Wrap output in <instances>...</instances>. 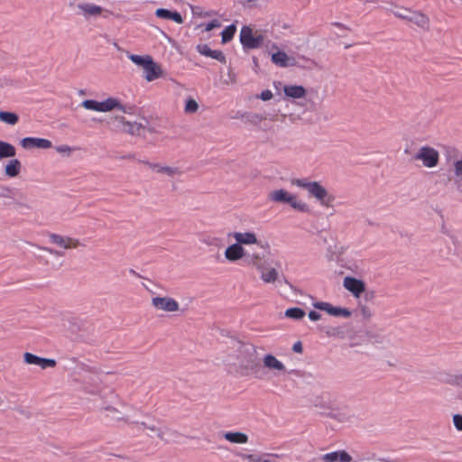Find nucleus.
Masks as SVG:
<instances>
[{"instance_id":"6","label":"nucleus","mask_w":462,"mask_h":462,"mask_svg":"<svg viewBox=\"0 0 462 462\" xmlns=\"http://www.w3.org/2000/svg\"><path fill=\"white\" fill-rule=\"evenodd\" d=\"M264 370L274 377L284 374L287 371L286 365L273 354H265L262 358L261 371Z\"/></svg>"},{"instance_id":"57","label":"nucleus","mask_w":462,"mask_h":462,"mask_svg":"<svg viewBox=\"0 0 462 462\" xmlns=\"http://www.w3.org/2000/svg\"><path fill=\"white\" fill-rule=\"evenodd\" d=\"M456 384H457V385H459V386H462V375L457 376V377L456 378Z\"/></svg>"},{"instance_id":"15","label":"nucleus","mask_w":462,"mask_h":462,"mask_svg":"<svg viewBox=\"0 0 462 462\" xmlns=\"http://www.w3.org/2000/svg\"><path fill=\"white\" fill-rule=\"evenodd\" d=\"M245 248L239 245L237 243L229 245L224 251L225 259L229 263H236L238 261H245Z\"/></svg>"},{"instance_id":"20","label":"nucleus","mask_w":462,"mask_h":462,"mask_svg":"<svg viewBox=\"0 0 462 462\" xmlns=\"http://www.w3.org/2000/svg\"><path fill=\"white\" fill-rule=\"evenodd\" d=\"M101 410L107 420L115 421L125 420V413L116 405L104 404Z\"/></svg>"},{"instance_id":"14","label":"nucleus","mask_w":462,"mask_h":462,"mask_svg":"<svg viewBox=\"0 0 462 462\" xmlns=\"http://www.w3.org/2000/svg\"><path fill=\"white\" fill-rule=\"evenodd\" d=\"M244 262L248 266L254 268L256 271L265 268V264L267 263L264 254L257 251H249L246 249Z\"/></svg>"},{"instance_id":"16","label":"nucleus","mask_w":462,"mask_h":462,"mask_svg":"<svg viewBox=\"0 0 462 462\" xmlns=\"http://www.w3.org/2000/svg\"><path fill=\"white\" fill-rule=\"evenodd\" d=\"M343 286L356 298H359L360 295L365 291V282L351 276H346L344 278Z\"/></svg>"},{"instance_id":"10","label":"nucleus","mask_w":462,"mask_h":462,"mask_svg":"<svg viewBox=\"0 0 462 462\" xmlns=\"http://www.w3.org/2000/svg\"><path fill=\"white\" fill-rule=\"evenodd\" d=\"M78 9L85 19H90L92 17L103 16L107 18L111 12L105 10L103 7L97 5L92 3H82L78 5Z\"/></svg>"},{"instance_id":"40","label":"nucleus","mask_w":462,"mask_h":462,"mask_svg":"<svg viewBox=\"0 0 462 462\" xmlns=\"http://www.w3.org/2000/svg\"><path fill=\"white\" fill-rule=\"evenodd\" d=\"M36 137H24L21 140L20 144L25 150L35 148Z\"/></svg>"},{"instance_id":"39","label":"nucleus","mask_w":462,"mask_h":462,"mask_svg":"<svg viewBox=\"0 0 462 462\" xmlns=\"http://www.w3.org/2000/svg\"><path fill=\"white\" fill-rule=\"evenodd\" d=\"M199 103L192 97L186 100L184 112L185 114L191 115L195 114L199 110Z\"/></svg>"},{"instance_id":"17","label":"nucleus","mask_w":462,"mask_h":462,"mask_svg":"<svg viewBox=\"0 0 462 462\" xmlns=\"http://www.w3.org/2000/svg\"><path fill=\"white\" fill-rule=\"evenodd\" d=\"M230 236H232L236 243H237L242 247H245V245H258L260 244L256 234L254 232H234L230 234Z\"/></svg>"},{"instance_id":"4","label":"nucleus","mask_w":462,"mask_h":462,"mask_svg":"<svg viewBox=\"0 0 462 462\" xmlns=\"http://www.w3.org/2000/svg\"><path fill=\"white\" fill-rule=\"evenodd\" d=\"M268 198L273 202L287 203L293 209L298 210L300 212H306L308 210V206L305 202L298 200L295 195L290 193L289 191L283 189L271 191L268 194Z\"/></svg>"},{"instance_id":"59","label":"nucleus","mask_w":462,"mask_h":462,"mask_svg":"<svg viewBox=\"0 0 462 462\" xmlns=\"http://www.w3.org/2000/svg\"><path fill=\"white\" fill-rule=\"evenodd\" d=\"M457 189H458L459 193L462 194V185H461V182L457 183Z\"/></svg>"},{"instance_id":"42","label":"nucleus","mask_w":462,"mask_h":462,"mask_svg":"<svg viewBox=\"0 0 462 462\" xmlns=\"http://www.w3.org/2000/svg\"><path fill=\"white\" fill-rule=\"evenodd\" d=\"M13 410L15 411V413L17 415H19L23 418L30 419L32 416L30 411L22 405H17V406L14 407Z\"/></svg>"},{"instance_id":"8","label":"nucleus","mask_w":462,"mask_h":462,"mask_svg":"<svg viewBox=\"0 0 462 462\" xmlns=\"http://www.w3.org/2000/svg\"><path fill=\"white\" fill-rule=\"evenodd\" d=\"M239 37L242 45L246 49H257L262 46L264 40L261 33L254 32L249 26L242 27Z\"/></svg>"},{"instance_id":"19","label":"nucleus","mask_w":462,"mask_h":462,"mask_svg":"<svg viewBox=\"0 0 462 462\" xmlns=\"http://www.w3.org/2000/svg\"><path fill=\"white\" fill-rule=\"evenodd\" d=\"M331 416L342 423H352L356 421V415L355 411L348 406L334 410Z\"/></svg>"},{"instance_id":"61","label":"nucleus","mask_w":462,"mask_h":462,"mask_svg":"<svg viewBox=\"0 0 462 462\" xmlns=\"http://www.w3.org/2000/svg\"><path fill=\"white\" fill-rule=\"evenodd\" d=\"M205 244L207 245H211V243L208 242V241H205Z\"/></svg>"},{"instance_id":"46","label":"nucleus","mask_w":462,"mask_h":462,"mask_svg":"<svg viewBox=\"0 0 462 462\" xmlns=\"http://www.w3.org/2000/svg\"><path fill=\"white\" fill-rule=\"evenodd\" d=\"M273 97L271 90L266 89L261 92V94L258 96V98L262 99L263 101H268L272 99Z\"/></svg>"},{"instance_id":"33","label":"nucleus","mask_w":462,"mask_h":462,"mask_svg":"<svg viewBox=\"0 0 462 462\" xmlns=\"http://www.w3.org/2000/svg\"><path fill=\"white\" fill-rule=\"evenodd\" d=\"M242 118L254 125H257L266 119L264 116L257 113H245L242 116Z\"/></svg>"},{"instance_id":"28","label":"nucleus","mask_w":462,"mask_h":462,"mask_svg":"<svg viewBox=\"0 0 462 462\" xmlns=\"http://www.w3.org/2000/svg\"><path fill=\"white\" fill-rule=\"evenodd\" d=\"M22 170V163L18 159H12L7 162L5 167V174L9 178L17 177Z\"/></svg>"},{"instance_id":"7","label":"nucleus","mask_w":462,"mask_h":462,"mask_svg":"<svg viewBox=\"0 0 462 462\" xmlns=\"http://www.w3.org/2000/svg\"><path fill=\"white\" fill-rule=\"evenodd\" d=\"M151 305L158 312L174 313L180 310V303L169 296H153L151 299Z\"/></svg>"},{"instance_id":"52","label":"nucleus","mask_w":462,"mask_h":462,"mask_svg":"<svg viewBox=\"0 0 462 462\" xmlns=\"http://www.w3.org/2000/svg\"><path fill=\"white\" fill-rule=\"evenodd\" d=\"M292 351L297 354H301L303 352V346L300 341H297L293 344Z\"/></svg>"},{"instance_id":"24","label":"nucleus","mask_w":462,"mask_h":462,"mask_svg":"<svg viewBox=\"0 0 462 462\" xmlns=\"http://www.w3.org/2000/svg\"><path fill=\"white\" fill-rule=\"evenodd\" d=\"M323 462H351L352 457L345 450L327 453L321 457Z\"/></svg>"},{"instance_id":"49","label":"nucleus","mask_w":462,"mask_h":462,"mask_svg":"<svg viewBox=\"0 0 462 462\" xmlns=\"http://www.w3.org/2000/svg\"><path fill=\"white\" fill-rule=\"evenodd\" d=\"M38 248L40 250L43 251V252L49 253L51 254H54L56 256H61L62 255V253L60 251L53 250V249L49 248V247L38 246Z\"/></svg>"},{"instance_id":"3","label":"nucleus","mask_w":462,"mask_h":462,"mask_svg":"<svg viewBox=\"0 0 462 462\" xmlns=\"http://www.w3.org/2000/svg\"><path fill=\"white\" fill-rule=\"evenodd\" d=\"M292 184L305 189L310 198L314 199L321 207L334 209L336 196L330 193L319 181H310L306 179H295Z\"/></svg>"},{"instance_id":"11","label":"nucleus","mask_w":462,"mask_h":462,"mask_svg":"<svg viewBox=\"0 0 462 462\" xmlns=\"http://www.w3.org/2000/svg\"><path fill=\"white\" fill-rule=\"evenodd\" d=\"M147 165L152 172L166 176L170 179L179 178L183 174V171L177 166L151 162H148Z\"/></svg>"},{"instance_id":"25","label":"nucleus","mask_w":462,"mask_h":462,"mask_svg":"<svg viewBox=\"0 0 462 462\" xmlns=\"http://www.w3.org/2000/svg\"><path fill=\"white\" fill-rule=\"evenodd\" d=\"M262 281L265 283H274L279 278L278 271L273 267H269L265 264V268L258 270Z\"/></svg>"},{"instance_id":"13","label":"nucleus","mask_w":462,"mask_h":462,"mask_svg":"<svg viewBox=\"0 0 462 462\" xmlns=\"http://www.w3.org/2000/svg\"><path fill=\"white\" fill-rule=\"evenodd\" d=\"M313 307L317 310L326 311L328 314L333 317H343L347 319L351 316V311L348 309L335 307L326 301L314 302Z\"/></svg>"},{"instance_id":"37","label":"nucleus","mask_w":462,"mask_h":462,"mask_svg":"<svg viewBox=\"0 0 462 462\" xmlns=\"http://www.w3.org/2000/svg\"><path fill=\"white\" fill-rule=\"evenodd\" d=\"M236 31V27L235 24H231L227 26L221 33L222 36V43H226L230 42Z\"/></svg>"},{"instance_id":"50","label":"nucleus","mask_w":462,"mask_h":462,"mask_svg":"<svg viewBox=\"0 0 462 462\" xmlns=\"http://www.w3.org/2000/svg\"><path fill=\"white\" fill-rule=\"evenodd\" d=\"M157 32H158L159 36L163 41L167 42L168 43H172L173 42V40L168 34H166L162 30L158 28Z\"/></svg>"},{"instance_id":"54","label":"nucleus","mask_w":462,"mask_h":462,"mask_svg":"<svg viewBox=\"0 0 462 462\" xmlns=\"http://www.w3.org/2000/svg\"><path fill=\"white\" fill-rule=\"evenodd\" d=\"M347 247L342 245H336V253L337 254H343L346 251Z\"/></svg>"},{"instance_id":"5","label":"nucleus","mask_w":462,"mask_h":462,"mask_svg":"<svg viewBox=\"0 0 462 462\" xmlns=\"http://www.w3.org/2000/svg\"><path fill=\"white\" fill-rule=\"evenodd\" d=\"M414 160L420 162L426 168H435L439 163V152L434 147L423 145L418 149Z\"/></svg>"},{"instance_id":"34","label":"nucleus","mask_w":462,"mask_h":462,"mask_svg":"<svg viewBox=\"0 0 462 462\" xmlns=\"http://www.w3.org/2000/svg\"><path fill=\"white\" fill-rule=\"evenodd\" d=\"M268 0H244L242 5L245 9H261L267 5Z\"/></svg>"},{"instance_id":"48","label":"nucleus","mask_w":462,"mask_h":462,"mask_svg":"<svg viewBox=\"0 0 462 462\" xmlns=\"http://www.w3.org/2000/svg\"><path fill=\"white\" fill-rule=\"evenodd\" d=\"M141 425L143 427V429H147L150 431V435L152 437L153 434H156L158 437H161V434L159 430L155 428V426H147L146 423L142 422Z\"/></svg>"},{"instance_id":"36","label":"nucleus","mask_w":462,"mask_h":462,"mask_svg":"<svg viewBox=\"0 0 462 462\" xmlns=\"http://www.w3.org/2000/svg\"><path fill=\"white\" fill-rule=\"evenodd\" d=\"M452 172L456 178V183L462 181V159H456L452 162Z\"/></svg>"},{"instance_id":"45","label":"nucleus","mask_w":462,"mask_h":462,"mask_svg":"<svg viewBox=\"0 0 462 462\" xmlns=\"http://www.w3.org/2000/svg\"><path fill=\"white\" fill-rule=\"evenodd\" d=\"M243 458L248 462H263L261 457L254 454H244Z\"/></svg>"},{"instance_id":"27","label":"nucleus","mask_w":462,"mask_h":462,"mask_svg":"<svg viewBox=\"0 0 462 462\" xmlns=\"http://www.w3.org/2000/svg\"><path fill=\"white\" fill-rule=\"evenodd\" d=\"M284 95L291 98H302L306 96V89L302 86L288 85L283 87Z\"/></svg>"},{"instance_id":"32","label":"nucleus","mask_w":462,"mask_h":462,"mask_svg":"<svg viewBox=\"0 0 462 462\" xmlns=\"http://www.w3.org/2000/svg\"><path fill=\"white\" fill-rule=\"evenodd\" d=\"M128 59L135 65L142 67L143 69H144L152 60L150 55L141 56L136 54H129Z\"/></svg>"},{"instance_id":"29","label":"nucleus","mask_w":462,"mask_h":462,"mask_svg":"<svg viewBox=\"0 0 462 462\" xmlns=\"http://www.w3.org/2000/svg\"><path fill=\"white\" fill-rule=\"evenodd\" d=\"M224 438L227 441H229L231 443H235V444H245L248 442V436L245 433L240 432V431L226 432L224 434Z\"/></svg>"},{"instance_id":"30","label":"nucleus","mask_w":462,"mask_h":462,"mask_svg":"<svg viewBox=\"0 0 462 462\" xmlns=\"http://www.w3.org/2000/svg\"><path fill=\"white\" fill-rule=\"evenodd\" d=\"M16 154V150L14 145L9 143L0 140V159L12 158Z\"/></svg>"},{"instance_id":"44","label":"nucleus","mask_w":462,"mask_h":462,"mask_svg":"<svg viewBox=\"0 0 462 462\" xmlns=\"http://www.w3.org/2000/svg\"><path fill=\"white\" fill-rule=\"evenodd\" d=\"M453 424L457 430L462 431V415L461 414L453 415Z\"/></svg>"},{"instance_id":"55","label":"nucleus","mask_w":462,"mask_h":462,"mask_svg":"<svg viewBox=\"0 0 462 462\" xmlns=\"http://www.w3.org/2000/svg\"><path fill=\"white\" fill-rule=\"evenodd\" d=\"M196 9H198L197 7L196 8H192V12L195 15H199V16H201V17H207V16H210V13H202V12H198Z\"/></svg>"},{"instance_id":"53","label":"nucleus","mask_w":462,"mask_h":462,"mask_svg":"<svg viewBox=\"0 0 462 462\" xmlns=\"http://www.w3.org/2000/svg\"><path fill=\"white\" fill-rule=\"evenodd\" d=\"M308 316H309V319L312 321H318L321 319V315L315 310L310 311Z\"/></svg>"},{"instance_id":"18","label":"nucleus","mask_w":462,"mask_h":462,"mask_svg":"<svg viewBox=\"0 0 462 462\" xmlns=\"http://www.w3.org/2000/svg\"><path fill=\"white\" fill-rule=\"evenodd\" d=\"M23 361L27 365H38L42 369H46L48 367H54L56 365V361L54 359L40 357V356L33 355L32 353H29V352H25L23 354Z\"/></svg>"},{"instance_id":"47","label":"nucleus","mask_w":462,"mask_h":462,"mask_svg":"<svg viewBox=\"0 0 462 462\" xmlns=\"http://www.w3.org/2000/svg\"><path fill=\"white\" fill-rule=\"evenodd\" d=\"M221 26V23L219 21L217 20H213L211 21L210 23H207L206 26H205V31L206 32H209L215 28H218Z\"/></svg>"},{"instance_id":"56","label":"nucleus","mask_w":462,"mask_h":462,"mask_svg":"<svg viewBox=\"0 0 462 462\" xmlns=\"http://www.w3.org/2000/svg\"><path fill=\"white\" fill-rule=\"evenodd\" d=\"M332 25L336 26L337 28H340V29L347 30V31L351 30L348 26H346V25H344V24H342L340 23H333Z\"/></svg>"},{"instance_id":"35","label":"nucleus","mask_w":462,"mask_h":462,"mask_svg":"<svg viewBox=\"0 0 462 462\" xmlns=\"http://www.w3.org/2000/svg\"><path fill=\"white\" fill-rule=\"evenodd\" d=\"M285 316L295 320H300L305 317V311L297 307L290 308L285 310Z\"/></svg>"},{"instance_id":"23","label":"nucleus","mask_w":462,"mask_h":462,"mask_svg":"<svg viewBox=\"0 0 462 462\" xmlns=\"http://www.w3.org/2000/svg\"><path fill=\"white\" fill-rule=\"evenodd\" d=\"M408 21L423 30L430 29V18L423 13L411 11V13L409 14Z\"/></svg>"},{"instance_id":"31","label":"nucleus","mask_w":462,"mask_h":462,"mask_svg":"<svg viewBox=\"0 0 462 462\" xmlns=\"http://www.w3.org/2000/svg\"><path fill=\"white\" fill-rule=\"evenodd\" d=\"M19 121L17 114L9 111H0V122L7 125H15Z\"/></svg>"},{"instance_id":"38","label":"nucleus","mask_w":462,"mask_h":462,"mask_svg":"<svg viewBox=\"0 0 462 462\" xmlns=\"http://www.w3.org/2000/svg\"><path fill=\"white\" fill-rule=\"evenodd\" d=\"M55 151L65 157H70L71 154L77 151L76 147H71L68 144H60L54 147Z\"/></svg>"},{"instance_id":"12","label":"nucleus","mask_w":462,"mask_h":462,"mask_svg":"<svg viewBox=\"0 0 462 462\" xmlns=\"http://www.w3.org/2000/svg\"><path fill=\"white\" fill-rule=\"evenodd\" d=\"M271 60L274 65L280 68L295 67L298 64L295 57L287 54L280 49H277V51L271 52Z\"/></svg>"},{"instance_id":"1","label":"nucleus","mask_w":462,"mask_h":462,"mask_svg":"<svg viewBox=\"0 0 462 462\" xmlns=\"http://www.w3.org/2000/svg\"><path fill=\"white\" fill-rule=\"evenodd\" d=\"M80 106L86 110L95 112H114L109 118L111 124L117 131L130 134L141 135L145 130H149V123L146 118L141 116H134L130 107H126L116 97H107L103 101L86 99Z\"/></svg>"},{"instance_id":"26","label":"nucleus","mask_w":462,"mask_h":462,"mask_svg":"<svg viewBox=\"0 0 462 462\" xmlns=\"http://www.w3.org/2000/svg\"><path fill=\"white\" fill-rule=\"evenodd\" d=\"M155 15L159 18L172 20L178 24H181L183 23V18L180 13L172 12L168 9L158 8L155 11Z\"/></svg>"},{"instance_id":"9","label":"nucleus","mask_w":462,"mask_h":462,"mask_svg":"<svg viewBox=\"0 0 462 462\" xmlns=\"http://www.w3.org/2000/svg\"><path fill=\"white\" fill-rule=\"evenodd\" d=\"M48 237L51 244L64 250L77 249L84 246V244H82L79 239L70 236L51 233L48 235Z\"/></svg>"},{"instance_id":"21","label":"nucleus","mask_w":462,"mask_h":462,"mask_svg":"<svg viewBox=\"0 0 462 462\" xmlns=\"http://www.w3.org/2000/svg\"><path fill=\"white\" fill-rule=\"evenodd\" d=\"M144 70V79L148 81H153L163 76V70L159 64H157L153 59L146 66Z\"/></svg>"},{"instance_id":"51","label":"nucleus","mask_w":462,"mask_h":462,"mask_svg":"<svg viewBox=\"0 0 462 462\" xmlns=\"http://www.w3.org/2000/svg\"><path fill=\"white\" fill-rule=\"evenodd\" d=\"M360 312L362 317L365 319H368L372 317V311L367 307H362Z\"/></svg>"},{"instance_id":"60","label":"nucleus","mask_w":462,"mask_h":462,"mask_svg":"<svg viewBox=\"0 0 462 462\" xmlns=\"http://www.w3.org/2000/svg\"><path fill=\"white\" fill-rule=\"evenodd\" d=\"M115 48L118 49L119 50V47L116 43L114 44Z\"/></svg>"},{"instance_id":"2","label":"nucleus","mask_w":462,"mask_h":462,"mask_svg":"<svg viewBox=\"0 0 462 462\" xmlns=\"http://www.w3.org/2000/svg\"><path fill=\"white\" fill-rule=\"evenodd\" d=\"M257 349L251 342L232 340L224 352L223 364L230 373L242 376L257 375L261 372Z\"/></svg>"},{"instance_id":"43","label":"nucleus","mask_w":462,"mask_h":462,"mask_svg":"<svg viewBox=\"0 0 462 462\" xmlns=\"http://www.w3.org/2000/svg\"><path fill=\"white\" fill-rule=\"evenodd\" d=\"M411 13V10L404 8V7H399L397 10L393 11V14L396 17L404 19L408 21L409 14Z\"/></svg>"},{"instance_id":"22","label":"nucleus","mask_w":462,"mask_h":462,"mask_svg":"<svg viewBox=\"0 0 462 462\" xmlns=\"http://www.w3.org/2000/svg\"><path fill=\"white\" fill-rule=\"evenodd\" d=\"M197 51L201 55L215 59L221 63L225 64L226 62V56L224 55V53L221 51L211 50L208 44L197 45Z\"/></svg>"},{"instance_id":"58","label":"nucleus","mask_w":462,"mask_h":462,"mask_svg":"<svg viewBox=\"0 0 462 462\" xmlns=\"http://www.w3.org/2000/svg\"><path fill=\"white\" fill-rule=\"evenodd\" d=\"M277 49H279L277 44L276 43H273L272 46H271V51L269 52L271 53L272 51H277Z\"/></svg>"},{"instance_id":"41","label":"nucleus","mask_w":462,"mask_h":462,"mask_svg":"<svg viewBox=\"0 0 462 462\" xmlns=\"http://www.w3.org/2000/svg\"><path fill=\"white\" fill-rule=\"evenodd\" d=\"M51 147H52V143L50 140L44 139V138H38V137H36L35 148H38V149H50Z\"/></svg>"}]
</instances>
